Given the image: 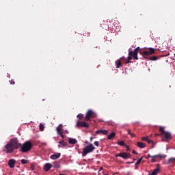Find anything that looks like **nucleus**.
<instances>
[{
    "instance_id": "obj_1",
    "label": "nucleus",
    "mask_w": 175,
    "mask_h": 175,
    "mask_svg": "<svg viewBox=\"0 0 175 175\" xmlns=\"http://www.w3.org/2000/svg\"><path fill=\"white\" fill-rule=\"evenodd\" d=\"M20 147H21V151L22 152H28L32 148V144L27 141L21 146V144L18 143L17 138H12L4 146V152L6 154H13L14 150H18Z\"/></svg>"
},
{
    "instance_id": "obj_2",
    "label": "nucleus",
    "mask_w": 175,
    "mask_h": 175,
    "mask_svg": "<svg viewBox=\"0 0 175 175\" xmlns=\"http://www.w3.org/2000/svg\"><path fill=\"white\" fill-rule=\"evenodd\" d=\"M148 51H144L142 52H139L141 55L144 58H147L149 61H157V59H159V57L157 56H152L150 57V55H152V54H155V49L153 48H148Z\"/></svg>"
},
{
    "instance_id": "obj_3",
    "label": "nucleus",
    "mask_w": 175,
    "mask_h": 175,
    "mask_svg": "<svg viewBox=\"0 0 175 175\" xmlns=\"http://www.w3.org/2000/svg\"><path fill=\"white\" fill-rule=\"evenodd\" d=\"M139 50H140V47L138 46L135 49H134L133 51H130L129 52L128 57L126 59H125V63L131 64L132 57H133V59H139V57H137V53H139Z\"/></svg>"
},
{
    "instance_id": "obj_4",
    "label": "nucleus",
    "mask_w": 175,
    "mask_h": 175,
    "mask_svg": "<svg viewBox=\"0 0 175 175\" xmlns=\"http://www.w3.org/2000/svg\"><path fill=\"white\" fill-rule=\"evenodd\" d=\"M159 132H161V135H162V142H167V140H171L172 134L169 132L165 131V128L160 126Z\"/></svg>"
},
{
    "instance_id": "obj_5",
    "label": "nucleus",
    "mask_w": 175,
    "mask_h": 175,
    "mask_svg": "<svg viewBox=\"0 0 175 175\" xmlns=\"http://www.w3.org/2000/svg\"><path fill=\"white\" fill-rule=\"evenodd\" d=\"M94 150H95V147L92 144H90L83 149L82 156L87 157V154L92 152Z\"/></svg>"
},
{
    "instance_id": "obj_6",
    "label": "nucleus",
    "mask_w": 175,
    "mask_h": 175,
    "mask_svg": "<svg viewBox=\"0 0 175 175\" xmlns=\"http://www.w3.org/2000/svg\"><path fill=\"white\" fill-rule=\"evenodd\" d=\"M96 117V113L93 111L92 109H89L85 115V121H90L91 118H95Z\"/></svg>"
},
{
    "instance_id": "obj_7",
    "label": "nucleus",
    "mask_w": 175,
    "mask_h": 175,
    "mask_svg": "<svg viewBox=\"0 0 175 175\" xmlns=\"http://www.w3.org/2000/svg\"><path fill=\"white\" fill-rule=\"evenodd\" d=\"M118 157L123 158V159H128V158H131L132 157V154L126 152H120L118 154H116V157L118 158Z\"/></svg>"
},
{
    "instance_id": "obj_8",
    "label": "nucleus",
    "mask_w": 175,
    "mask_h": 175,
    "mask_svg": "<svg viewBox=\"0 0 175 175\" xmlns=\"http://www.w3.org/2000/svg\"><path fill=\"white\" fill-rule=\"evenodd\" d=\"M77 126L78 128H90V124L85 122L78 121L77 122Z\"/></svg>"
},
{
    "instance_id": "obj_9",
    "label": "nucleus",
    "mask_w": 175,
    "mask_h": 175,
    "mask_svg": "<svg viewBox=\"0 0 175 175\" xmlns=\"http://www.w3.org/2000/svg\"><path fill=\"white\" fill-rule=\"evenodd\" d=\"M166 155L163 154H157L152 156V162H157L158 159H162V158H165Z\"/></svg>"
},
{
    "instance_id": "obj_10",
    "label": "nucleus",
    "mask_w": 175,
    "mask_h": 175,
    "mask_svg": "<svg viewBox=\"0 0 175 175\" xmlns=\"http://www.w3.org/2000/svg\"><path fill=\"white\" fill-rule=\"evenodd\" d=\"M14 165H16V160L11 159L8 161V166L11 167V169H13L14 167Z\"/></svg>"
},
{
    "instance_id": "obj_11",
    "label": "nucleus",
    "mask_w": 175,
    "mask_h": 175,
    "mask_svg": "<svg viewBox=\"0 0 175 175\" xmlns=\"http://www.w3.org/2000/svg\"><path fill=\"white\" fill-rule=\"evenodd\" d=\"M51 167H53V165H51L50 163H47L44 166V172H49Z\"/></svg>"
},
{
    "instance_id": "obj_12",
    "label": "nucleus",
    "mask_w": 175,
    "mask_h": 175,
    "mask_svg": "<svg viewBox=\"0 0 175 175\" xmlns=\"http://www.w3.org/2000/svg\"><path fill=\"white\" fill-rule=\"evenodd\" d=\"M96 135H107L109 131L107 130H98L96 131Z\"/></svg>"
},
{
    "instance_id": "obj_13",
    "label": "nucleus",
    "mask_w": 175,
    "mask_h": 175,
    "mask_svg": "<svg viewBox=\"0 0 175 175\" xmlns=\"http://www.w3.org/2000/svg\"><path fill=\"white\" fill-rule=\"evenodd\" d=\"M59 145H58V148H61V147H66V146H68V142L62 140L59 142Z\"/></svg>"
},
{
    "instance_id": "obj_14",
    "label": "nucleus",
    "mask_w": 175,
    "mask_h": 175,
    "mask_svg": "<svg viewBox=\"0 0 175 175\" xmlns=\"http://www.w3.org/2000/svg\"><path fill=\"white\" fill-rule=\"evenodd\" d=\"M59 157H61V153H56V154H52L50 157V158H51V159L55 160V159H58V158H59Z\"/></svg>"
},
{
    "instance_id": "obj_15",
    "label": "nucleus",
    "mask_w": 175,
    "mask_h": 175,
    "mask_svg": "<svg viewBox=\"0 0 175 175\" xmlns=\"http://www.w3.org/2000/svg\"><path fill=\"white\" fill-rule=\"evenodd\" d=\"M136 146L139 148H146V144H144L143 142H137V144H136Z\"/></svg>"
},
{
    "instance_id": "obj_16",
    "label": "nucleus",
    "mask_w": 175,
    "mask_h": 175,
    "mask_svg": "<svg viewBox=\"0 0 175 175\" xmlns=\"http://www.w3.org/2000/svg\"><path fill=\"white\" fill-rule=\"evenodd\" d=\"M53 167H55V169H59L61 167V165L59 164V162L58 161H55L53 163Z\"/></svg>"
},
{
    "instance_id": "obj_17",
    "label": "nucleus",
    "mask_w": 175,
    "mask_h": 175,
    "mask_svg": "<svg viewBox=\"0 0 175 175\" xmlns=\"http://www.w3.org/2000/svg\"><path fill=\"white\" fill-rule=\"evenodd\" d=\"M116 65V68H121V66H122V63L121 62V59H118L116 62H115Z\"/></svg>"
},
{
    "instance_id": "obj_18",
    "label": "nucleus",
    "mask_w": 175,
    "mask_h": 175,
    "mask_svg": "<svg viewBox=\"0 0 175 175\" xmlns=\"http://www.w3.org/2000/svg\"><path fill=\"white\" fill-rule=\"evenodd\" d=\"M61 128H62V125L59 124V126L57 127L56 131L57 132V135H62V131L61 130Z\"/></svg>"
},
{
    "instance_id": "obj_19",
    "label": "nucleus",
    "mask_w": 175,
    "mask_h": 175,
    "mask_svg": "<svg viewBox=\"0 0 175 175\" xmlns=\"http://www.w3.org/2000/svg\"><path fill=\"white\" fill-rule=\"evenodd\" d=\"M68 143L69 144H76L77 140L76 139L69 138Z\"/></svg>"
},
{
    "instance_id": "obj_20",
    "label": "nucleus",
    "mask_w": 175,
    "mask_h": 175,
    "mask_svg": "<svg viewBox=\"0 0 175 175\" xmlns=\"http://www.w3.org/2000/svg\"><path fill=\"white\" fill-rule=\"evenodd\" d=\"M170 162H172V163H174L175 162V158L171 157L165 163V165H170Z\"/></svg>"
},
{
    "instance_id": "obj_21",
    "label": "nucleus",
    "mask_w": 175,
    "mask_h": 175,
    "mask_svg": "<svg viewBox=\"0 0 175 175\" xmlns=\"http://www.w3.org/2000/svg\"><path fill=\"white\" fill-rule=\"evenodd\" d=\"M116 137V133L112 132L109 135H108L107 139L108 140H111V139H113V137Z\"/></svg>"
},
{
    "instance_id": "obj_22",
    "label": "nucleus",
    "mask_w": 175,
    "mask_h": 175,
    "mask_svg": "<svg viewBox=\"0 0 175 175\" xmlns=\"http://www.w3.org/2000/svg\"><path fill=\"white\" fill-rule=\"evenodd\" d=\"M39 128H40V131H44V125L43 124L40 123Z\"/></svg>"
},
{
    "instance_id": "obj_23",
    "label": "nucleus",
    "mask_w": 175,
    "mask_h": 175,
    "mask_svg": "<svg viewBox=\"0 0 175 175\" xmlns=\"http://www.w3.org/2000/svg\"><path fill=\"white\" fill-rule=\"evenodd\" d=\"M142 140H143V142H148V137H142Z\"/></svg>"
},
{
    "instance_id": "obj_24",
    "label": "nucleus",
    "mask_w": 175,
    "mask_h": 175,
    "mask_svg": "<svg viewBox=\"0 0 175 175\" xmlns=\"http://www.w3.org/2000/svg\"><path fill=\"white\" fill-rule=\"evenodd\" d=\"M27 162H28V161H27V160H25V159H22V160H21V163H22V165H25V164L27 163Z\"/></svg>"
},
{
    "instance_id": "obj_25",
    "label": "nucleus",
    "mask_w": 175,
    "mask_h": 175,
    "mask_svg": "<svg viewBox=\"0 0 175 175\" xmlns=\"http://www.w3.org/2000/svg\"><path fill=\"white\" fill-rule=\"evenodd\" d=\"M119 146H125V142L124 141H120L118 142Z\"/></svg>"
},
{
    "instance_id": "obj_26",
    "label": "nucleus",
    "mask_w": 175,
    "mask_h": 175,
    "mask_svg": "<svg viewBox=\"0 0 175 175\" xmlns=\"http://www.w3.org/2000/svg\"><path fill=\"white\" fill-rule=\"evenodd\" d=\"M147 142V143L148 144H150V143H151V144H154V141H152V140H151V139H148V141H146Z\"/></svg>"
},
{
    "instance_id": "obj_27",
    "label": "nucleus",
    "mask_w": 175,
    "mask_h": 175,
    "mask_svg": "<svg viewBox=\"0 0 175 175\" xmlns=\"http://www.w3.org/2000/svg\"><path fill=\"white\" fill-rule=\"evenodd\" d=\"M94 146H96V147H99V142L95 141V142H94Z\"/></svg>"
},
{
    "instance_id": "obj_28",
    "label": "nucleus",
    "mask_w": 175,
    "mask_h": 175,
    "mask_svg": "<svg viewBox=\"0 0 175 175\" xmlns=\"http://www.w3.org/2000/svg\"><path fill=\"white\" fill-rule=\"evenodd\" d=\"M142 163V159H138L137 162L135 163V165H139Z\"/></svg>"
},
{
    "instance_id": "obj_29",
    "label": "nucleus",
    "mask_w": 175,
    "mask_h": 175,
    "mask_svg": "<svg viewBox=\"0 0 175 175\" xmlns=\"http://www.w3.org/2000/svg\"><path fill=\"white\" fill-rule=\"evenodd\" d=\"M77 118H83L84 117V116L81 113H79L77 115Z\"/></svg>"
},
{
    "instance_id": "obj_30",
    "label": "nucleus",
    "mask_w": 175,
    "mask_h": 175,
    "mask_svg": "<svg viewBox=\"0 0 175 175\" xmlns=\"http://www.w3.org/2000/svg\"><path fill=\"white\" fill-rule=\"evenodd\" d=\"M126 147V151H131V149H129V146L125 145Z\"/></svg>"
},
{
    "instance_id": "obj_31",
    "label": "nucleus",
    "mask_w": 175,
    "mask_h": 175,
    "mask_svg": "<svg viewBox=\"0 0 175 175\" xmlns=\"http://www.w3.org/2000/svg\"><path fill=\"white\" fill-rule=\"evenodd\" d=\"M30 169L31 170H35V165H33V164H31V166H30Z\"/></svg>"
},
{
    "instance_id": "obj_32",
    "label": "nucleus",
    "mask_w": 175,
    "mask_h": 175,
    "mask_svg": "<svg viewBox=\"0 0 175 175\" xmlns=\"http://www.w3.org/2000/svg\"><path fill=\"white\" fill-rule=\"evenodd\" d=\"M135 170H137V169H139V165L138 164H135Z\"/></svg>"
},
{
    "instance_id": "obj_33",
    "label": "nucleus",
    "mask_w": 175,
    "mask_h": 175,
    "mask_svg": "<svg viewBox=\"0 0 175 175\" xmlns=\"http://www.w3.org/2000/svg\"><path fill=\"white\" fill-rule=\"evenodd\" d=\"M132 153L135 154V155L138 154L137 152H136V150H133Z\"/></svg>"
},
{
    "instance_id": "obj_34",
    "label": "nucleus",
    "mask_w": 175,
    "mask_h": 175,
    "mask_svg": "<svg viewBox=\"0 0 175 175\" xmlns=\"http://www.w3.org/2000/svg\"><path fill=\"white\" fill-rule=\"evenodd\" d=\"M128 135H131L132 131H131V129H127Z\"/></svg>"
},
{
    "instance_id": "obj_35",
    "label": "nucleus",
    "mask_w": 175,
    "mask_h": 175,
    "mask_svg": "<svg viewBox=\"0 0 175 175\" xmlns=\"http://www.w3.org/2000/svg\"><path fill=\"white\" fill-rule=\"evenodd\" d=\"M148 158H152V156H151V154H148V157H146V159H148Z\"/></svg>"
},
{
    "instance_id": "obj_36",
    "label": "nucleus",
    "mask_w": 175,
    "mask_h": 175,
    "mask_svg": "<svg viewBox=\"0 0 175 175\" xmlns=\"http://www.w3.org/2000/svg\"><path fill=\"white\" fill-rule=\"evenodd\" d=\"M119 59H120V61H124V59L125 60V57H120Z\"/></svg>"
},
{
    "instance_id": "obj_37",
    "label": "nucleus",
    "mask_w": 175,
    "mask_h": 175,
    "mask_svg": "<svg viewBox=\"0 0 175 175\" xmlns=\"http://www.w3.org/2000/svg\"><path fill=\"white\" fill-rule=\"evenodd\" d=\"M59 136H61L62 139H65V136L64 135V134H60Z\"/></svg>"
},
{
    "instance_id": "obj_38",
    "label": "nucleus",
    "mask_w": 175,
    "mask_h": 175,
    "mask_svg": "<svg viewBox=\"0 0 175 175\" xmlns=\"http://www.w3.org/2000/svg\"><path fill=\"white\" fill-rule=\"evenodd\" d=\"M130 136H131V137H135V136H136V135H135V133H131V135H130Z\"/></svg>"
},
{
    "instance_id": "obj_39",
    "label": "nucleus",
    "mask_w": 175,
    "mask_h": 175,
    "mask_svg": "<svg viewBox=\"0 0 175 175\" xmlns=\"http://www.w3.org/2000/svg\"><path fill=\"white\" fill-rule=\"evenodd\" d=\"M154 146H155L154 143V144H152V148H154Z\"/></svg>"
},
{
    "instance_id": "obj_40",
    "label": "nucleus",
    "mask_w": 175,
    "mask_h": 175,
    "mask_svg": "<svg viewBox=\"0 0 175 175\" xmlns=\"http://www.w3.org/2000/svg\"><path fill=\"white\" fill-rule=\"evenodd\" d=\"M94 139V138L92 137H90V142H92V140Z\"/></svg>"
},
{
    "instance_id": "obj_41",
    "label": "nucleus",
    "mask_w": 175,
    "mask_h": 175,
    "mask_svg": "<svg viewBox=\"0 0 175 175\" xmlns=\"http://www.w3.org/2000/svg\"><path fill=\"white\" fill-rule=\"evenodd\" d=\"M156 136H162L161 134H156Z\"/></svg>"
},
{
    "instance_id": "obj_42",
    "label": "nucleus",
    "mask_w": 175,
    "mask_h": 175,
    "mask_svg": "<svg viewBox=\"0 0 175 175\" xmlns=\"http://www.w3.org/2000/svg\"><path fill=\"white\" fill-rule=\"evenodd\" d=\"M100 170H103V167H101L100 168L99 172H100Z\"/></svg>"
},
{
    "instance_id": "obj_43",
    "label": "nucleus",
    "mask_w": 175,
    "mask_h": 175,
    "mask_svg": "<svg viewBox=\"0 0 175 175\" xmlns=\"http://www.w3.org/2000/svg\"><path fill=\"white\" fill-rule=\"evenodd\" d=\"M143 158L144 157L142 156L141 158H139V159H142V161H143Z\"/></svg>"
},
{
    "instance_id": "obj_44",
    "label": "nucleus",
    "mask_w": 175,
    "mask_h": 175,
    "mask_svg": "<svg viewBox=\"0 0 175 175\" xmlns=\"http://www.w3.org/2000/svg\"><path fill=\"white\" fill-rule=\"evenodd\" d=\"M85 144H88V141H86V142H85Z\"/></svg>"
},
{
    "instance_id": "obj_45",
    "label": "nucleus",
    "mask_w": 175,
    "mask_h": 175,
    "mask_svg": "<svg viewBox=\"0 0 175 175\" xmlns=\"http://www.w3.org/2000/svg\"><path fill=\"white\" fill-rule=\"evenodd\" d=\"M127 163H133V162H128Z\"/></svg>"
},
{
    "instance_id": "obj_46",
    "label": "nucleus",
    "mask_w": 175,
    "mask_h": 175,
    "mask_svg": "<svg viewBox=\"0 0 175 175\" xmlns=\"http://www.w3.org/2000/svg\"><path fill=\"white\" fill-rule=\"evenodd\" d=\"M103 175H109V174H103Z\"/></svg>"
},
{
    "instance_id": "obj_47",
    "label": "nucleus",
    "mask_w": 175,
    "mask_h": 175,
    "mask_svg": "<svg viewBox=\"0 0 175 175\" xmlns=\"http://www.w3.org/2000/svg\"><path fill=\"white\" fill-rule=\"evenodd\" d=\"M98 175H100V172H98Z\"/></svg>"
},
{
    "instance_id": "obj_48",
    "label": "nucleus",
    "mask_w": 175,
    "mask_h": 175,
    "mask_svg": "<svg viewBox=\"0 0 175 175\" xmlns=\"http://www.w3.org/2000/svg\"><path fill=\"white\" fill-rule=\"evenodd\" d=\"M134 161H136V159H135Z\"/></svg>"
}]
</instances>
